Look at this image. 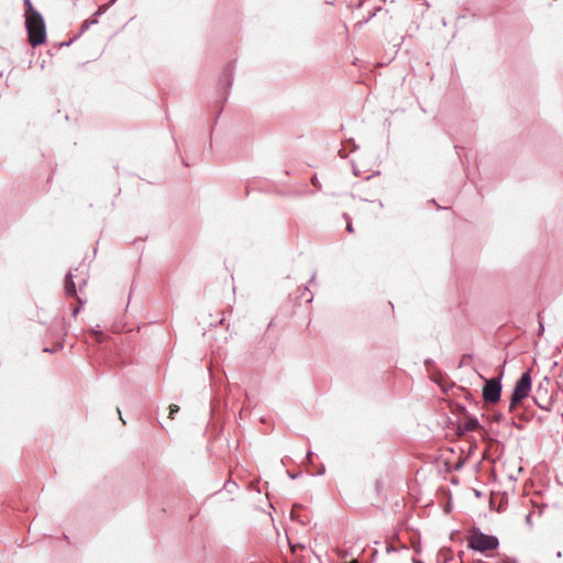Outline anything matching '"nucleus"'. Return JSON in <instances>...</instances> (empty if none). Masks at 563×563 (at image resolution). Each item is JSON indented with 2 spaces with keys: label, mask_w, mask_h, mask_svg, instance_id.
Returning <instances> with one entry per match:
<instances>
[{
  "label": "nucleus",
  "mask_w": 563,
  "mask_h": 563,
  "mask_svg": "<svg viewBox=\"0 0 563 563\" xmlns=\"http://www.w3.org/2000/svg\"><path fill=\"white\" fill-rule=\"evenodd\" d=\"M466 541L472 550L484 553L487 556L499 545V541L495 536L486 534L475 528L468 532Z\"/></svg>",
  "instance_id": "obj_1"
},
{
  "label": "nucleus",
  "mask_w": 563,
  "mask_h": 563,
  "mask_svg": "<svg viewBox=\"0 0 563 563\" xmlns=\"http://www.w3.org/2000/svg\"><path fill=\"white\" fill-rule=\"evenodd\" d=\"M25 25L27 30L29 42L32 46H38L46 41V30L42 15L38 12H32L26 16Z\"/></svg>",
  "instance_id": "obj_2"
},
{
  "label": "nucleus",
  "mask_w": 563,
  "mask_h": 563,
  "mask_svg": "<svg viewBox=\"0 0 563 563\" xmlns=\"http://www.w3.org/2000/svg\"><path fill=\"white\" fill-rule=\"evenodd\" d=\"M531 390V376L529 372L521 375L515 385L514 393L511 396L509 410L515 411L518 405L528 397Z\"/></svg>",
  "instance_id": "obj_3"
},
{
  "label": "nucleus",
  "mask_w": 563,
  "mask_h": 563,
  "mask_svg": "<svg viewBox=\"0 0 563 563\" xmlns=\"http://www.w3.org/2000/svg\"><path fill=\"white\" fill-rule=\"evenodd\" d=\"M501 385L498 378L486 379L483 387V398L488 404H496L500 399Z\"/></svg>",
  "instance_id": "obj_4"
},
{
  "label": "nucleus",
  "mask_w": 563,
  "mask_h": 563,
  "mask_svg": "<svg viewBox=\"0 0 563 563\" xmlns=\"http://www.w3.org/2000/svg\"><path fill=\"white\" fill-rule=\"evenodd\" d=\"M79 268L75 269V273H69L67 275L66 282H65V290L67 295L69 296H76V285L74 283V278L78 277Z\"/></svg>",
  "instance_id": "obj_5"
},
{
  "label": "nucleus",
  "mask_w": 563,
  "mask_h": 563,
  "mask_svg": "<svg viewBox=\"0 0 563 563\" xmlns=\"http://www.w3.org/2000/svg\"><path fill=\"white\" fill-rule=\"evenodd\" d=\"M464 428L467 431H475V430L479 429V423L475 418H468L465 421Z\"/></svg>",
  "instance_id": "obj_6"
},
{
  "label": "nucleus",
  "mask_w": 563,
  "mask_h": 563,
  "mask_svg": "<svg viewBox=\"0 0 563 563\" xmlns=\"http://www.w3.org/2000/svg\"><path fill=\"white\" fill-rule=\"evenodd\" d=\"M25 4V18L31 16L32 12H37L33 7L30 0H24Z\"/></svg>",
  "instance_id": "obj_7"
},
{
  "label": "nucleus",
  "mask_w": 563,
  "mask_h": 563,
  "mask_svg": "<svg viewBox=\"0 0 563 563\" xmlns=\"http://www.w3.org/2000/svg\"><path fill=\"white\" fill-rule=\"evenodd\" d=\"M178 411H179V407H178L177 405H174V404H173V405H170V406H169V415H168V417H169L170 419H174V415H175L176 412H178Z\"/></svg>",
  "instance_id": "obj_8"
},
{
  "label": "nucleus",
  "mask_w": 563,
  "mask_h": 563,
  "mask_svg": "<svg viewBox=\"0 0 563 563\" xmlns=\"http://www.w3.org/2000/svg\"><path fill=\"white\" fill-rule=\"evenodd\" d=\"M346 229L351 233L354 231L351 223H347Z\"/></svg>",
  "instance_id": "obj_9"
},
{
  "label": "nucleus",
  "mask_w": 563,
  "mask_h": 563,
  "mask_svg": "<svg viewBox=\"0 0 563 563\" xmlns=\"http://www.w3.org/2000/svg\"><path fill=\"white\" fill-rule=\"evenodd\" d=\"M95 335H96V338H97V340H98V341H101V338H102V334H101V333H97V332H96V333H95Z\"/></svg>",
  "instance_id": "obj_10"
}]
</instances>
